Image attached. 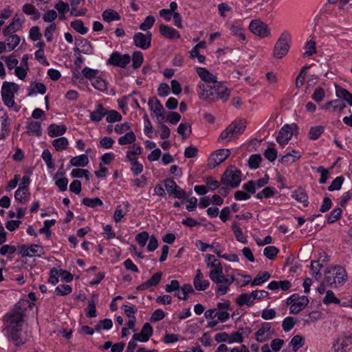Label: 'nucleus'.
I'll return each mask as SVG.
<instances>
[{"label":"nucleus","mask_w":352,"mask_h":352,"mask_svg":"<svg viewBox=\"0 0 352 352\" xmlns=\"http://www.w3.org/2000/svg\"><path fill=\"white\" fill-rule=\"evenodd\" d=\"M243 332H247L248 333H251V329L250 328H245V329H241L240 330L233 332L231 334L228 333V343L232 344L234 342L241 343L243 342L242 335Z\"/></svg>","instance_id":"29"},{"label":"nucleus","mask_w":352,"mask_h":352,"mask_svg":"<svg viewBox=\"0 0 352 352\" xmlns=\"http://www.w3.org/2000/svg\"><path fill=\"white\" fill-rule=\"evenodd\" d=\"M278 252V249L275 246H267L264 249L263 254L270 260H273Z\"/></svg>","instance_id":"61"},{"label":"nucleus","mask_w":352,"mask_h":352,"mask_svg":"<svg viewBox=\"0 0 352 352\" xmlns=\"http://www.w3.org/2000/svg\"><path fill=\"white\" fill-rule=\"evenodd\" d=\"M276 192V190L274 187L267 186L261 191L258 192L256 194V197L260 199L263 198L272 197L275 195Z\"/></svg>","instance_id":"46"},{"label":"nucleus","mask_w":352,"mask_h":352,"mask_svg":"<svg viewBox=\"0 0 352 352\" xmlns=\"http://www.w3.org/2000/svg\"><path fill=\"white\" fill-rule=\"evenodd\" d=\"M102 19L107 23H110L113 21H119L121 19L118 12L112 9L104 10L102 12Z\"/></svg>","instance_id":"37"},{"label":"nucleus","mask_w":352,"mask_h":352,"mask_svg":"<svg viewBox=\"0 0 352 352\" xmlns=\"http://www.w3.org/2000/svg\"><path fill=\"white\" fill-rule=\"evenodd\" d=\"M231 228L238 241L244 244L248 243L247 237L243 234L242 230L239 228L236 222H232Z\"/></svg>","instance_id":"40"},{"label":"nucleus","mask_w":352,"mask_h":352,"mask_svg":"<svg viewBox=\"0 0 352 352\" xmlns=\"http://www.w3.org/2000/svg\"><path fill=\"white\" fill-rule=\"evenodd\" d=\"M142 148L140 146L133 144L131 147V149L126 152V158L129 162H131L133 160H137V157L135 155L141 154Z\"/></svg>","instance_id":"45"},{"label":"nucleus","mask_w":352,"mask_h":352,"mask_svg":"<svg viewBox=\"0 0 352 352\" xmlns=\"http://www.w3.org/2000/svg\"><path fill=\"white\" fill-rule=\"evenodd\" d=\"M89 163V159L87 155L82 154L76 157H72L70 160V164L72 166H87Z\"/></svg>","instance_id":"39"},{"label":"nucleus","mask_w":352,"mask_h":352,"mask_svg":"<svg viewBox=\"0 0 352 352\" xmlns=\"http://www.w3.org/2000/svg\"><path fill=\"white\" fill-rule=\"evenodd\" d=\"M346 107V104L344 103L343 101L340 100H335L330 101L327 103H326L323 106V109L325 110H329L330 109H332L334 111H341Z\"/></svg>","instance_id":"36"},{"label":"nucleus","mask_w":352,"mask_h":352,"mask_svg":"<svg viewBox=\"0 0 352 352\" xmlns=\"http://www.w3.org/2000/svg\"><path fill=\"white\" fill-rule=\"evenodd\" d=\"M27 133L30 135L40 137L42 135L41 122L38 121L30 120L27 123Z\"/></svg>","instance_id":"22"},{"label":"nucleus","mask_w":352,"mask_h":352,"mask_svg":"<svg viewBox=\"0 0 352 352\" xmlns=\"http://www.w3.org/2000/svg\"><path fill=\"white\" fill-rule=\"evenodd\" d=\"M131 60L133 61V67L134 69L139 68L144 60L142 53L139 51L134 52L131 57Z\"/></svg>","instance_id":"52"},{"label":"nucleus","mask_w":352,"mask_h":352,"mask_svg":"<svg viewBox=\"0 0 352 352\" xmlns=\"http://www.w3.org/2000/svg\"><path fill=\"white\" fill-rule=\"evenodd\" d=\"M94 87L100 91H105L107 89V84L105 80L100 76H97L91 81Z\"/></svg>","instance_id":"47"},{"label":"nucleus","mask_w":352,"mask_h":352,"mask_svg":"<svg viewBox=\"0 0 352 352\" xmlns=\"http://www.w3.org/2000/svg\"><path fill=\"white\" fill-rule=\"evenodd\" d=\"M52 144L56 151H62L67 148L69 141L66 138L61 137L54 139L52 142Z\"/></svg>","instance_id":"38"},{"label":"nucleus","mask_w":352,"mask_h":352,"mask_svg":"<svg viewBox=\"0 0 352 352\" xmlns=\"http://www.w3.org/2000/svg\"><path fill=\"white\" fill-rule=\"evenodd\" d=\"M164 186L168 193L173 195L175 198L183 199L186 197V192L174 180L170 179H166L164 182Z\"/></svg>","instance_id":"15"},{"label":"nucleus","mask_w":352,"mask_h":352,"mask_svg":"<svg viewBox=\"0 0 352 352\" xmlns=\"http://www.w3.org/2000/svg\"><path fill=\"white\" fill-rule=\"evenodd\" d=\"M106 116L107 122L110 123L121 121L122 118L121 114L116 110L107 111Z\"/></svg>","instance_id":"53"},{"label":"nucleus","mask_w":352,"mask_h":352,"mask_svg":"<svg viewBox=\"0 0 352 352\" xmlns=\"http://www.w3.org/2000/svg\"><path fill=\"white\" fill-rule=\"evenodd\" d=\"M177 133L184 138L188 137L191 133L190 126L187 123H181L177 127Z\"/></svg>","instance_id":"64"},{"label":"nucleus","mask_w":352,"mask_h":352,"mask_svg":"<svg viewBox=\"0 0 352 352\" xmlns=\"http://www.w3.org/2000/svg\"><path fill=\"white\" fill-rule=\"evenodd\" d=\"M4 36L6 37L4 43L6 45L8 52L14 50L21 41L20 36L14 33L7 34Z\"/></svg>","instance_id":"24"},{"label":"nucleus","mask_w":352,"mask_h":352,"mask_svg":"<svg viewBox=\"0 0 352 352\" xmlns=\"http://www.w3.org/2000/svg\"><path fill=\"white\" fill-rule=\"evenodd\" d=\"M241 171L234 168L227 169L222 175L221 182L232 188L239 186L241 183Z\"/></svg>","instance_id":"8"},{"label":"nucleus","mask_w":352,"mask_h":352,"mask_svg":"<svg viewBox=\"0 0 352 352\" xmlns=\"http://www.w3.org/2000/svg\"><path fill=\"white\" fill-rule=\"evenodd\" d=\"M153 332V327L149 323L146 322L143 325L141 331L138 333H134L132 338L136 341L145 342L149 340Z\"/></svg>","instance_id":"18"},{"label":"nucleus","mask_w":352,"mask_h":352,"mask_svg":"<svg viewBox=\"0 0 352 352\" xmlns=\"http://www.w3.org/2000/svg\"><path fill=\"white\" fill-rule=\"evenodd\" d=\"M323 302L326 305L333 303V304H339L340 300L335 296L334 293L328 290L326 292V295L323 298Z\"/></svg>","instance_id":"55"},{"label":"nucleus","mask_w":352,"mask_h":352,"mask_svg":"<svg viewBox=\"0 0 352 352\" xmlns=\"http://www.w3.org/2000/svg\"><path fill=\"white\" fill-rule=\"evenodd\" d=\"M273 334L271 324L265 322L262 324L261 327L254 333V337L258 342H264L270 340Z\"/></svg>","instance_id":"14"},{"label":"nucleus","mask_w":352,"mask_h":352,"mask_svg":"<svg viewBox=\"0 0 352 352\" xmlns=\"http://www.w3.org/2000/svg\"><path fill=\"white\" fill-rule=\"evenodd\" d=\"M346 280V272L344 267L335 266L325 273L324 280L331 287L342 285Z\"/></svg>","instance_id":"4"},{"label":"nucleus","mask_w":352,"mask_h":352,"mask_svg":"<svg viewBox=\"0 0 352 352\" xmlns=\"http://www.w3.org/2000/svg\"><path fill=\"white\" fill-rule=\"evenodd\" d=\"M324 129L322 126H316L311 127L309 131V138L316 140L324 133Z\"/></svg>","instance_id":"49"},{"label":"nucleus","mask_w":352,"mask_h":352,"mask_svg":"<svg viewBox=\"0 0 352 352\" xmlns=\"http://www.w3.org/2000/svg\"><path fill=\"white\" fill-rule=\"evenodd\" d=\"M249 30L261 38H267L271 36V31L268 25L260 19L252 20L249 25Z\"/></svg>","instance_id":"9"},{"label":"nucleus","mask_w":352,"mask_h":352,"mask_svg":"<svg viewBox=\"0 0 352 352\" xmlns=\"http://www.w3.org/2000/svg\"><path fill=\"white\" fill-rule=\"evenodd\" d=\"M155 19L153 16H148L146 17L144 21L140 25V29L142 31H147L151 29L154 25Z\"/></svg>","instance_id":"60"},{"label":"nucleus","mask_w":352,"mask_h":352,"mask_svg":"<svg viewBox=\"0 0 352 352\" xmlns=\"http://www.w3.org/2000/svg\"><path fill=\"white\" fill-rule=\"evenodd\" d=\"M197 91L201 100L208 102H215L219 100L226 101L230 95V91L227 87L217 80L210 85L199 83Z\"/></svg>","instance_id":"2"},{"label":"nucleus","mask_w":352,"mask_h":352,"mask_svg":"<svg viewBox=\"0 0 352 352\" xmlns=\"http://www.w3.org/2000/svg\"><path fill=\"white\" fill-rule=\"evenodd\" d=\"M300 157L301 155L298 151L292 150L291 152L282 156L279 162L283 164H292L300 159Z\"/></svg>","instance_id":"30"},{"label":"nucleus","mask_w":352,"mask_h":352,"mask_svg":"<svg viewBox=\"0 0 352 352\" xmlns=\"http://www.w3.org/2000/svg\"><path fill=\"white\" fill-rule=\"evenodd\" d=\"M10 131V124L7 113L0 110V140L6 138Z\"/></svg>","instance_id":"17"},{"label":"nucleus","mask_w":352,"mask_h":352,"mask_svg":"<svg viewBox=\"0 0 352 352\" xmlns=\"http://www.w3.org/2000/svg\"><path fill=\"white\" fill-rule=\"evenodd\" d=\"M22 11L27 15L30 16L32 20H37L41 17L40 12L35 6L30 3H25L22 7Z\"/></svg>","instance_id":"31"},{"label":"nucleus","mask_w":352,"mask_h":352,"mask_svg":"<svg viewBox=\"0 0 352 352\" xmlns=\"http://www.w3.org/2000/svg\"><path fill=\"white\" fill-rule=\"evenodd\" d=\"M304 343L303 338L300 335H296L291 340L290 346L292 347L293 351L296 352L304 345Z\"/></svg>","instance_id":"51"},{"label":"nucleus","mask_w":352,"mask_h":352,"mask_svg":"<svg viewBox=\"0 0 352 352\" xmlns=\"http://www.w3.org/2000/svg\"><path fill=\"white\" fill-rule=\"evenodd\" d=\"M262 160L261 156L258 154L252 155L248 160V164L250 168L256 169Z\"/></svg>","instance_id":"59"},{"label":"nucleus","mask_w":352,"mask_h":352,"mask_svg":"<svg viewBox=\"0 0 352 352\" xmlns=\"http://www.w3.org/2000/svg\"><path fill=\"white\" fill-rule=\"evenodd\" d=\"M270 274L267 272L258 273L251 283V286L261 285L270 278Z\"/></svg>","instance_id":"43"},{"label":"nucleus","mask_w":352,"mask_h":352,"mask_svg":"<svg viewBox=\"0 0 352 352\" xmlns=\"http://www.w3.org/2000/svg\"><path fill=\"white\" fill-rule=\"evenodd\" d=\"M19 89V87L14 82L5 81L1 87V97L5 105L8 107L15 106L14 93Z\"/></svg>","instance_id":"7"},{"label":"nucleus","mask_w":352,"mask_h":352,"mask_svg":"<svg viewBox=\"0 0 352 352\" xmlns=\"http://www.w3.org/2000/svg\"><path fill=\"white\" fill-rule=\"evenodd\" d=\"M309 303L308 297L306 296H301L298 300L292 306H290V313L292 314H297L302 311Z\"/></svg>","instance_id":"23"},{"label":"nucleus","mask_w":352,"mask_h":352,"mask_svg":"<svg viewBox=\"0 0 352 352\" xmlns=\"http://www.w3.org/2000/svg\"><path fill=\"white\" fill-rule=\"evenodd\" d=\"M29 302L25 300L19 301L14 308L3 318L6 329L12 340L18 345L25 341L22 338V325L25 316L26 307Z\"/></svg>","instance_id":"1"},{"label":"nucleus","mask_w":352,"mask_h":352,"mask_svg":"<svg viewBox=\"0 0 352 352\" xmlns=\"http://www.w3.org/2000/svg\"><path fill=\"white\" fill-rule=\"evenodd\" d=\"M113 326V322L111 319H104L100 321L95 326V330L98 331L101 329L109 330Z\"/></svg>","instance_id":"57"},{"label":"nucleus","mask_w":352,"mask_h":352,"mask_svg":"<svg viewBox=\"0 0 352 352\" xmlns=\"http://www.w3.org/2000/svg\"><path fill=\"white\" fill-rule=\"evenodd\" d=\"M235 302L239 307H242L243 305L252 307L254 304V301L251 294L248 293H243L239 295L235 299Z\"/></svg>","instance_id":"25"},{"label":"nucleus","mask_w":352,"mask_h":352,"mask_svg":"<svg viewBox=\"0 0 352 352\" xmlns=\"http://www.w3.org/2000/svg\"><path fill=\"white\" fill-rule=\"evenodd\" d=\"M342 209L340 208H334L331 213L327 216V222L329 223H333L338 221L342 214Z\"/></svg>","instance_id":"56"},{"label":"nucleus","mask_w":352,"mask_h":352,"mask_svg":"<svg viewBox=\"0 0 352 352\" xmlns=\"http://www.w3.org/2000/svg\"><path fill=\"white\" fill-rule=\"evenodd\" d=\"M230 155V151L229 149L222 148L219 149L212 153L208 162V166L209 168H214L224 160H226Z\"/></svg>","instance_id":"10"},{"label":"nucleus","mask_w":352,"mask_h":352,"mask_svg":"<svg viewBox=\"0 0 352 352\" xmlns=\"http://www.w3.org/2000/svg\"><path fill=\"white\" fill-rule=\"evenodd\" d=\"M292 197L297 201L302 204L303 206L307 207L309 204L308 196L304 189L298 188L292 192Z\"/></svg>","instance_id":"27"},{"label":"nucleus","mask_w":352,"mask_h":352,"mask_svg":"<svg viewBox=\"0 0 352 352\" xmlns=\"http://www.w3.org/2000/svg\"><path fill=\"white\" fill-rule=\"evenodd\" d=\"M47 131L48 135L51 138H54L63 135L67 131V127L64 124L58 125L56 124H51L48 126Z\"/></svg>","instance_id":"28"},{"label":"nucleus","mask_w":352,"mask_h":352,"mask_svg":"<svg viewBox=\"0 0 352 352\" xmlns=\"http://www.w3.org/2000/svg\"><path fill=\"white\" fill-rule=\"evenodd\" d=\"M208 267L212 268L209 273L210 278H212V276H215L223 273L221 263L220 261L217 258L213 259V261H212V263H210V265H208Z\"/></svg>","instance_id":"34"},{"label":"nucleus","mask_w":352,"mask_h":352,"mask_svg":"<svg viewBox=\"0 0 352 352\" xmlns=\"http://www.w3.org/2000/svg\"><path fill=\"white\" fill-rule=\"evenodd\" d=\"M336 94L338 97L343 98L349 105L352 106V94L348 90L336 85Z\"/></svg>","instance_id":"35"},{"label":"nucleus","mask_w":352,"mask_h":352,"mask_svg":"<svg viewBox=\"0 0 352 352\" xmlns=\"http://www.w3.org/2000/svg\"><path fill=\"white\" fill-rule=\"evenodd\" d=\"M47 91L46 87L43 83L38 82H32L31 83L29 96L41 94H44Z\"/></svg>","instance_id":"41"},{"label":"nucleus","mask_w":352,"mask_h":352,"mask_svg":"<svg viewBox=\"0 0 352 352\" xmlns=\"http://www.w3.org/2000/svg\"><path fill=\"white\" fill-rule=\"evenodd\" d=\"M72 287L69 285H59L55 289V293L58 296L68 295L72 292Z\"/></svg>","instance_id":"62"},{"label":"nucleus","mask_w":352,"mask_h":352,"mask_svg":"<svg viewBox=\"0 0 352 352\" xmlns=\"http://www.w3.org/2000/svg\"><path fill=\"white\" fill-rule=\"evenodd\" d=\"M230 30L231 34L236 37H238L239 41H241V43H245L246 41V37L244 33L243 28L237 24H232L230 27Z\"/></svg>","instance_id":"33"},{"label":"nucleus","mask_w":352,"mask_h":352,"mask_svg":"<svg viewBox=\"0 0 352 352\" xmlns=\"http://www.w3.org/2000/svg\"><path fill=\"white\" fill-rule=\"evenodd\" d=\"M150 110L153 113L157 120L162 122L165 119L164 109L157 98H150L148 101Z\"/></svg>","instance_id":"12"},{"label":"nucleus","mask_w":352,"mask_h":352,"mask_svg":"<svg viewBox=\"0 0 352 352\" xmlns=\"http://www.w3.org/2000/svg\"><path fill=\"white\" fill-rule=\"evenodd\" d=\"M290 41L291 34L287 31L283 32L274 45L273 52L274 57L280 59L285 56L290 47Z\"/></svg>","instance_id":"6"},{"label":"nucleus","mask_w":352,"mask_h":352,"mask_svg":"<svg viewBox=\"0 0 352 352\" xmlns=\"http://www.w3.org/2000/svg\"><path fill=\"white\" fill-rule=\"evenodd\" d=\"M70 6L72 7V14L74 16H82L85 14L87 10L84 9L78 10L77 8L79 5L85 2V0H70Z\"/></svg>","instance_id":"44"},{"label":"nucleus","mask_w":352,"mask_h":352,"mask_svg":"<svg viewBox=\"0 0 352 352\" xmlns=\"http://www.w3.org/2000/svg\"><path fill=\"white\" fill-rule=\"evenodd\" d=\"M150 236L146 231H143L135 236V241L141 247H144Z\"/></svg>","instance_id":"58"},{"label":"nucleus","mask_w":352,"mask_h":352,"mask_svg":"<svg viewBox=\"0 0 352 352\" xmlns=\"http://www.w3.org/2000/svg\"><path fill=\"white\" fill-rule=\"evenodd\" d=\"M196 71L200 78L204 81V82H200L199 83L210 85L217 80L216 76L210 73L206 68L197 67Z\"/></svg>","instance_id":"21"},{"label":"nucleus","mask_w":352,"mask_h":352,"mask_svg":"<svg viewBox=\"0 0 352 352\" xmlns=\"http://www.w3.org/2000/svg\"><path fill=\"white\" fill-rule=\"evenodd\" d=\"M136 140V136L133 131H129L125 135L118 138L120 145H126L133 144Z\"/></svg>","instance_id":"42"},{"label":"nucleus","mask_w":352,"mask_h":352,"mask_svg":"<svg viewBox=\"0 0 352 352\" xmlns=\"http://www.w3.org/2000/svg\"><path fill=\"white\" fill-rule=\"evenodd\" d=\"M210 279L216 284L214 291L219 296L226 295L229 292L231 285L235 281L234 275L226 276L223 273L215 276H212Z\"/></svg>","instance_id":"5"},{"label":"nucleus","mask_w":352,"mask_h":352,"mask_svg":"<svg viewBox=\"0 0 352 352\" xmlns=\"http://www.w3.org/2000/svg\"><path fill=\"white\" fill-rule=\"evenodd\" d=\"M197 274L193 280L195 288L198 291H205L210 285L208 280L204 278V274L199 269L197 270Z\"/></svg>","instance_id":"19"},{"label":"nucleus","mask_w":352,"mask_h":352,"mask_svg":"<svg viewBox=\"0 0 352 352\" xmlns=\"http://www.w3.org/2000/svg\"><path fill=\"white\" fill-rule=\"evenodd\" d=\"M160 32L164 37L169 39H177L181 36L177 30L164 24L160 25Z\"/></svg>","instance_id":"20"},{"label":"nucleus","mask_w":352,"mask_h":352,"mask_svg":"<svg viewBox=\"0 0 352 352\" xmlns=\"http://www.w3.org/2000/svg\"><path fill=\"white\" fill-rule=\"evenodd\" d=\"M293 136V131L289 124L284 125L279 131L278 135L276 137V141L279 145L284 148Z\"/></svg>","instance_id":"16"},{"label":"nucleus","mask_w":352,"mask_h":352,"mask_svg":"<svg viewBox=\"0 0 352 352\" xmlns=\"http://www.w3.org/2000/svg\"><path fill=\"white\" fill-rule=\"evenodd\" d=\"M82 74L86 78L91 82L94 78L97 77L98 70L85 67L82 69Z\"/></svg>","instance_id":"63"},{"label":"nucleus","mask_w":352,"mask_h":352,"mask_svg":"<svg viewBox=\"0 0 352 352\" xmlns=\"http://www.w3.org/2000/svg\"><path fill=\"white\" fill-rule=\"evenodd\" d=\"M151 33L144 34L142 32H137L133 36V42L136 47L142 50H147L151 45Z\"/></svg>","instance_id":"13"},{"label":"nucleus","mask_w":352,"mask_h":352,"mask_svg":"<svg viewBox=\"0 0 352 352\" xmlns=\"http://www.w3.org/2000/svg\"><path fill=\"white\" fill-rule=\"evenodd\" d=\"M131 62L129 54H122L118 51L113 52L107 60V64L121 68H125Z\"/></svg>","instance_id":"11"},{"label":"nucleus","mask_w":352,"mask_h":352,"mask_svg":"<svg viewBox=\"0 0 352 352\" xmlns=\"http://www.w3.org/2000/svg\"><path fill=\"white\" fill-rule=\"evenodd\" d=\"M246 122L245 120H235L221 132L218 140L228 142L238 138L244 132Z\"/></svg>","instance_id":"3"},{"label":"nucleus","mask_w":352,"mask_h":352,"mask_svg":"<svg viewBox=\"0 0 352 352\" xmlns=\"http://www.w3.org/2000/svg\"><path fill=\"white\" fill-rule=\"evenodd\" d=\"M1 59L5 62L7 67L9 69H12L14 68L15 69L19 63L18 60L15 58L14 54L3 56L1 57Z\"/></svg>","instance_id":"48"},{"label":"nucleus","mask_w":352,"mask_h":352,"mask_svg":"<svg viewBox=\"0 0 352 352\" xmlns=\"http://www.w3.org/2000/svg\"><path fill=\"white\" fill-rule=\"evenodd\" d=\"M107 114V110L102 104H98L96 107V109L90 112V119L93 122H98Z\"/></svg>","instance_id":"26"},{"label":"nucleus","mask_w":352,"mask_h":352,"mask_svg":"<svg viewBox=\"0 0 352 352\" xmlns=\"http://www.w3.org/2000/svg\"><path fill=\"white\" fill-rule=\"evenodd\" d=\"M71 26L81 34H85L88 32V28L84 26L83 22L80 19L72 21Z\"/></svg>","instance_id":"54"},{"label":"nucleus","mask_w":352,"mask_h":352,"mask_svg":"<svg viewBox=\"0 0 352 352\" xmlns=\"http://www.w3.org/2000/svg\"><path fill=\"white\" fill-rule=\"evenodd\" d=\"M82 203L89 208H96L98 206H101L103 204L102 201L98 197L93 199L85 197L82 200Z\"/></svg>","instance_id":"50"},{"label":"nucleus","mask_w":352,"mask_h":352,"mask_svg":"<svg viewBox=\"0 0 352 352\" xmlns=\"http://www.w3.org/2000/svg\"><path fill=\"white\" fill-rule=\"evenodd\" d=\"M30 196L29 189L18 188L14 193L15 199L22 204H25L29 201Z\"/></svg>","instance_id":"32"}]
</instances>
